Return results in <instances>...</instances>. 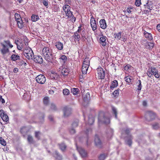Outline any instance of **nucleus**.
I'll return each instance as SVG.
<instances>
[{
  "mask_svg": "<svg viewBox=\"0 0 160 160\" xmlns=\"http://www.w3.org/2000/svg\"><path fill=\"white\" fill-rule=\"evenodd\" d=\"M42 51L44 59L48 62L52 63L54 58L52 49L49 47L44 46Z\"/></svg>",
  "mask_w": 160,
  "mask_h": 160,
  "instance_id": "obj_1",
  "label": "nucleus"
},
{
  "mask_svg": "<svg viewBox=\"0 0 160 160\" xmlns=\"http://www.w3.org/2000/svg\"><path fill=\"white\" fill-rule=\"evenodd\" d=\"M0 44L2 48L0 49V51L3 55L9 52L8 46L10 48L13 47V46L11 44L9 40H4L3 42H1Z\"/></svg>",
  "mask_w": 160,
  "mask_h": 160,
  "instance_id": "obj_2",
  "label": "nucleus"
},
{
  "mask_svg": "<svg viewBox=\"0 0 160 160\" xmlns=\"http://www.w3.org/2000/svg\"><path fill=\"white\" fill-rule=\"evenodd\" d=\"M23 54L28 59H32L34 57V53L32 49L29 47H26L23 50Z\"/></svg>",
  "mask_w": 160,
  "mask_h": 160,
  "instance_id": "obj_3",
  "label": "nucleus"
},
{
  "mask_svg": "<svg viewBox=\"0 0 160 160\" xmlns=\"http://www.w3.org/2000/svg\"><path fill=\"white\" fill-rule=\"evenodd\" d=\"M98 120L99 122L107 124H109L110 122L109 118L105 116V114L103 112H99Z\"/></svg>",
  "mask_w": 160,
  "mask_h": 160,
  "instance_id": "obj_4",
  "label": "nucleus"
},
{
  "mask_svg": "<svg viewBox=\"0 0 160 160\" xmlns=\"http://www.w3.org/2000/svg\"><path fill=\"white\" fill-rule=\"evenodd\" d=\"M156 117L155 114L151 111H147L145 114V118L148 121H150L154 119Z\"/></svg>",
  "mask_w": 160,
  "mask_h": 160,
  "instance_id": "obj_5",
  "label": "nucleus"
},
{
  "mask_svg": "<svg viewBox=\"0 0 160 160\" xmlns=\"http://www.w3.org/2000/svg\"><path fill=\"white\" fill-rule=\"evenodd\" d=\"M58 72L64 76H67L69 72L68 68L65 66H62L60 67L58 70Z\"/></svg>",
  "mask_w": 160,
  "mask_h": 160,
  "instance_id": "obj_6",
  "label": "nucleus"
},
{
  "mask_svg": "<svg viewBox=\"0 0 160 160\" xmlns=\"http://www.w3.org/2000/svg\"><path fill=\"white\" fill-rule=\"evenodd\" d=\"M97 75L96 76L98 79H102L104 78L105 74V72L103 69L100 67L97 69Z\"/></svg>",
  "mask_w": 160,
  "mask_h": 160,
  "instance_id": "obj_7",
  "label": "nucleus"
},
{
  "mask_svg": "<svg viewBox=\"0 0 160 160\" xmlns=\"http://www.w3.org/2000/svg\"><path fill=\"white\" fill-rule=\"evenodd\" d=\"M35 80L39 84H43L46 81V78L44 75L40 74L35 78Z\"/></svg>",
  "mask_w": 160,
  "mask_h": 160,
  "instance_id": "obj_8",
  "label": "nucleus"
},
{
  "mask_svg": "<svg viewBox=\"0 0 160 160\" xmlns=\"http://www.w3.org/2000/svg\"><path fill=\"white\" fill-rule=\"evenodd\" d=\"M66 16L67 17L68 19L71 21L73 23L76 20V18L74 17L73 14L72 12L70 10L67 11L65 13Z\"/></svg>",
  "mask_w": 160,
  "mask_h": 160,
  "instance_id": "obj_9",
  "label": "nucleus"
},
{
  "mask_svg": "<svg viewBox=\"0 0 160 160\" xmlns=\"http://www.w3.org/2000/svg\"><path fill=\"white\" fill-rule=\"evenodd\" d=\"M143 33L145 37L150 41H152L153 40V37L151 33L148 32L146 30L142 29Z\"/></svg>",
  "mask_w": 160,
  "mask_h": 160,
  "instance_id": "obj_10",
  "label": "nucleus"
},
{
  "mask_svg": "<svg viewBox=\"0 0 160 160\" xmlns=\"http://www.w3.org/2000/svg\"><path fill=\"white\" fill-rule=\"evenodd\" d=\"M64 113V117H66L69 116L71 114V109L66 106L64 107L63 109Z\"/></svg>",
  "mask_w": 160,
  "mask_h": 160,
  "instance_id": "obj_11",
  "label": "nucleus"
},
{
  "mask_svg": "<svg viewBox=\"0 0 160 160\" xmlns=\"http://www.w3.org/2000/svg\"><path fill=\"white\" fill-rule=\"evenodd\" d=\"M150 69V70L151 71L152 75H154L156 78H158L160 75L158 74V69L154 67H151Z\"/></svg>",
  "mask_w": 160,
  "mask_h": 160,
  "instance_id": "obj_12",
  "label": "nucleus"
},
{
  "mask_svg": "<svg viewBox=\"0 0 160 160\" xmlns=\"http://www.w3.org/2000/svg\"><path fill=\"white\" fill-rule=\"evenodd\" d=\"M77 149L82 157L85 158L87 156V153L84 149L81 147H77Z\"/></svg>",
  "mask_w": 160,
  "mask_h": 160,
  "instance_id": "obj_13",
  "label": "nucleus"
},
{
  "mask_svg": "<svg viewBox=\"0 0 160 160\" xmlns=\"http://www.w3.org/2000/svg\"><path fill=\"white\" fill-rule=\"evenodd\" d=\"M94 142L95 145L98 147L101 148L102 147V143L97 135L95 136Z\"/></svg>",
  "mask_w": 160,
  "mask_h": 160,
  "instance_id": "obj_14",
  "label": "nucleus"
},
{
  "mask_svg": "<svg viewBox=\"0 0 160 160\" xmlns=\"http://www.w3.org/2000/svg\"><path fill=\"white\" fill-rule=\"evenodd\" d=\"M145 10H147V9L152 10L153 7V4L152 2L150 1H148L146 4L144 5Z\"/></svg>",
  "mask_w": 160,
  "mask_h": 160,
  "instance_id": "obj_15",
  "label": "nucleus"
},
{
  "mask_svg": "<svg viewBox=\"0 0 160 160\" xmlns=\"http://www.w3.org/2000/svg\"><path fill=\"white\" fill-rule=\"evenodd\" d=\"M33 60L35 62L38 63H42L43 62L42 58L40 56H36Z\"/></svg>",
  "mask_w": 160,
  "mask_h": 160,
  "instance_id": "obj_16",
  "label": "nucleus"
},
{
  "mask_svg": "<svg viewBox=\"0 0 160 160\" xmlns=\"http://www.w3.org/2000/svg\"><path fill=\"white\" fill-rule=\"evenodd\" d=\"M100 27L103 29H105L107 27L106 22L104 19H101L99 21Z\"/></svg>",
  "mask_w": 160,
  "mask_h": 160,
  "instance_id": "obj_17",
  "label": "nucleus"
},
{
  "mask_svg": "<svg viewBox=\"0 0 160 160\" xmlns=\"http://www.w3.org/2000/svg\"><path fill=\"white\" fill-rule=\"evenodd\" d=\"M90 23L93 31H95L97 27L96 21L95 20H90Z\"/></svg>",
  "mask_w": 160,
  "mask_h": 160,
  "instance_id": "obj_18",
  "label": "nucleus"
},
{
  "mask_svg": "<svg viewBox=\"0 0 160 160\" xmlns=\"http://www.w3.org/2000/svg\"><path fill=\"white\" fill-rule=\"evenodd\" d=\"M11 59L12 61H15L20 60V57L17 53L12 54L11 56Z\"/></svg>",
  "mask_w": 160,
  "mask_h": 160,
  "instance_id": "obj_19",
  "label": "nucleus"
},
{
  "mask_svg": "<svg viewBox=\"0 0 160 160\" xmlns=\"http://www.w3.org/2000/svg\"><path fill=\"white\" fill-rule=\"evenodd\" d=\"M53 155L57 159L61 160L62 159V155L59 154L57 151H55L54 152L53 154Z\"/></svg>",
  "mask_w": 160,
  "mask_h": 160,
  "instance_id": "obj_20",
  "label": "nucleus"
},
{
  "mask_svg": "<svg viewBox=\"0 0 160 160\" xmlns=\"http://www.w3.org/2000/svg\"><path fill=\"white\" fill-rule=\"evenodd\" d=\"M55 45L56 48L58 50H61L63 49V44L61 42H55Z\"/></svg>",
  "mask_w": 160,
  "mask_h": 160,
  "instance_id": "obj_21",
  "label": "nucleus"
},
{
  "mask_svg": "<svg viewBox=\"0 0 160 160\" xmlns=\"http://www.w3.org/2000/svg\"><path fill=\"white\" fill-rule=\"evenodd\" d=\"M19 20L17 21V23L18 28L20 29H22L24 27V23L23 22L22 19H18Z\"/></svg>",
  "mask_w": 160,
  "mask_h": 160,
  "instance_id": "obj_22",
  "label": "nucleus"
},
{
  "mask_svg": "<svg viewBox=\"0 0 160 160\" xmlns=\"http://www.w3.org/2000/svg\"><path fill=\"white\" fill-rule=\"evenodd\" d=\"M154 44L152 42H147L145 46L146 48L149 49H152L154 47Z\"/></svg>",
  "mask_w": 160,
  "mask_h": 160,
  "instance_id": "obj_23",
  "label": "nucleus"
},
{
  "mask_svg": "<svg viewBox=\"0 0 160 160\" xmlns=\"http://www.w3.org/2000/svg\"><path fill=\"white\" fill-rule=\"evenodd\" d=\"M15 43L17 45V48L19 50H21L23 47V44L19 42L18 40L15 41Z\"/></svg>",
  "mask_w": 160,
  "mask_h": 160,
  "instance_id": "obj_24",
  "label": "nucleus"
},
{
  "mask_svg": "<svg viewBox=\"0 0 160 160\" xmlns=\"http://www.w3.org/2000/svg\"><path fill=\"white\" fill-rule=\"evenodd\" d=\"M94 121V119L92 115H90L88 116V122L87 124L91 125L93 124Z\"/></svg>",
  "mask_w": 160,
  "mask_h": 160,
  "instance_id": "obj_25",
  "label": "nucleus"
},
{
  "mask_svg": "<svg viewBox=\"0 0 160 160\" xmlns=\"http://www.w3.org/2000/svg\"><path fill=\"white\" fill-rule=\"evenodd\" d=\"M58 146L62 152H64L67 148V146L63 143L58 144Z\"/></svg>",
  "mask_w": 160,
  "mask_h": 160,
  "instance_id": "obj_26",
  "label": "nucleus"
},
{
  "mask_svg": "<svg viewBox=\"0 0 160 160\" xmlns=\"http://www.w3.org/2000/svg\"><path fill=\"white\" fill-rule=\"evenodd\" d=\"M50 78L52 79H57L58 75L55 72H51L49 75Z\"/></svg>",
  "mask_w": 160,
  "mask_h": 160,
  "instance_id": "obj_27",
  "label": "nucleus"
},
{
  "mask_svg": "<svg viewBox=\"0 0 160 160\" xmlns=\"http://www.w3.org/2000/svg\"><path fill=\"white\" fill-rule=\"evenodd\" d=\"M118 85V82L116 80H114L112 82L111 85L110 87L111 89H113V88L117 87Z\"/></svg>",
  "mask_w": 160,
  "mask_h": 160,
  "instance_id": "obj_28",
  "label": "nucleus"
},
{
  "mask_svg": "<svg viewBox=\"0 0 160 160\" xmlns=\"http://www.w3.org/2000/svg\"><path fill=\"white\" fill-rule=\"evenodd\" d=\"M122 34V32H121L114 33V35L115 39L118 40H120L121 38Z\"/></svg>",
  "mask_w": 160,
  "mask_h": 160,
  "instance_id": "obj_29",
  "label": "nucleus"
},
{
  "mask_svg": "<svg viewBox=\"0 0 160 160\" xmlns=\"http://www.w3.org/2000/svg\"><path fill=\"white\" fill-rule=\"evenodd\" d=\"M99 40L101 42L102 46H105L106 45V38L105 37L102 36L100 38Z\"/></svg>",
  "mask_w": 160,
  "mask_h": 160,
  "instance_id": "obj_30",
  "label": "nucleus"
},
{
  "mask_svg": "<svg viewBox=\"0 0 160 160\" xmlns=\"http://www.w3.org/2000/svg\"><path fill=\"white\" fill-rule=\"evenodd\" d=\"M108 154L107 153H103L101 154L98 157L99 160H104L107 157Z\"/></svg>",
  "mask_w": 160,
  "mask_h": 160,
  "instance_id": "obj_31",
  "label": "nucleus"
},
{
  "mask_svg": "<svg viewBox=\"0 0 160 160\" xmlns=\"http://www.w3.org/2000/svg\"><path fill=\"white\" fill-rule=\"evenodd\" d=\"M27 140L28 143L30 144H33L34 143V141L33 140V137L30 135L28 136Z\"/></svg>",
  "mask_w": 160,
  "mask_h": 160,
  "instance_id": "obj_32",
  "label": "nucleus"
},
{
  "mask_svg": "<svg viewBox=\"0 0 160 160\" xmlns=\"http://www.w3.org/2000/svg\"><path fill=\"white\" fill-rule=\"evenodd\" d=\"M73 37L75 39V40H76L78 42L79 41L80 36L79 34H78L77 32H76L74 33Z\"/></svg>",
  "mask_w": 160,
  "mask_h": 160,
  "instance_id": "obj_33",
  "label": "nucleus"
},
{
  "mask_svg": "<svg viewBox=\"0 0 160 160\" xmlns=\"http://www.w3.org/2000/svg\"><path fill=\"white\" fill-rule=\"evenodd\" d=\"M125 80L127 82L130 83L132 80V78L131 76H128L125 78Z\"/></svg>",
  "mask_w": 160,
  "mask_h": 160,
  "instance_id": "obj_34",
  "label": "nucleus"
},
{
  "mask_svg": "<svg viewBox=\"0 0 160 160\" xmlns=\"http://www.w3.org/2000/svg\"><path fill=\"white\" fill-rule=\"evenodd\" d=\"M70 7L68 4H66L63 7V9L64 11L66 13L67 11H68L71 9Z\"/></svg>",
  "mask_w": 160,
  "mask_h": 160,
  "instance_id": "obj_35",
  "label": "nucleus"
},
{
  "mask_svg": "<svg viewBox=\"0 0 160 160\" xmlns=\"http://www.w3.org/2000/svg\"><path fill=\"white\" fill-rule=\"evenodd\" d=\"M71 92L74 95H76L79 92V89L78 88H72L71 89Z\"/></svg>",
  "mask_w": 160,
  "mask_h": 160,
  "instance_id": "obj_36",
  "label": "nucleus"
},
{
  "mask_svg": "<svg viewBox=\"0 0 160 160\" xmlns=\"http://www.w3.org/2000/svg\"><path fill=\"white\" fill-rule=\"evenodd\" d=\"M43 102L44 105H47L49 102V98L48 97H45L43 99Z\"/></svg>",
  "mask_w": 160,
  "mask_h": 160,
  "instance_id": "obj_37",
  "label": "nucleus"
},
{
  "mask_svg": "<svg viewBox=\"0 0 160 160\" xmlns=\"http://www.w3.org/2000/svg\"><path fill=\"white\" fill-rule=\"evenodd\" d=\"M134 9V8L133 7H128L126 11L129 13H131L133 11Z\"/></svg>",
  "mask_w": 160,
  "mask_h": 160,
  "instance_id": "obj_38",
  "label": "nucleus"
},
{
  "mask_svg": "<svg viewBox=\"0 0 160 160\" xmlns=\"http://www.w3.org/2000/svg\"><path fill=\"white\" fill-rule=\"evenodd\" d=\"M59 59L61 60H62V62L63 63H65L68 59L67 57L64 55H62L59 58Z\"/></svg>",
  "mask_w": 160,
  "mask_h": 160,
  "instance_id": "obj_39",
  "label": "nucleus"
},
{
  "mask_svg": "<svg viewBox=\"0 0 160 160\" xmlns=\"http://www.w3.org/2000/svg\"><path fill=\"white\" fill-rule=\"evenodd\" d=\"M31 18L33 22H36L39 19V17L38 15H32Z\"/></svg>",
  "mask_w": 160,
  "mask_h": 160,
  "instance_id": "obj_40",
  "label": "nucleus"
},
{
  "mask_svg": "<svg viewBox=\"0 0 160 160\" xmlns=\"http://www.w3.org/2000/svg\"><path fill=\"white\" fill-rule=\"evenodd\" d=\"M78 120H76L72 123V127L73 128H75L78 126Z\"/></svg>",
  "mask_w": 160,
  "mask_h": 160,
  "instance_id": "obj_41",
  "label": "nucleus"
},
{
  "mask_svg": "<svg viewBox=\"0 0 160 160\" xmlns=\"http://www.w3.org/2000/svg\"><path fill=\"white\" fill-rule=\"evenodd\" d=\"M120 90L119 89H118L117 90H115L113 93V95L115 97H117L118 96L119 94V91Z\"/></svg>",
  "mask_w": 160,
  "mask_h": 160,
  "instance_id": "obj_42",
  "label": "nucleus"
},
{
  "mask_svg": "<svg viewBox=\"0 0 160 160\" xmlns=\"http://www.w3.org/2000/svg\"><path fill=\"white\" fill-rule=\"evenodd\" d=\"M63 93L64 95H68L70 93L69 90L67 88H65L63 90Z\"/></svg>",
  "mask_w": 160,
  "mask_h": 160,
  "instance_id": "obj_43",
  "label": "nucleus"
},
{
  "mask_svg": "<svg viewBox=\"0 0 160 160\" xmlns=\"http://www.w3.org/2000/svg\"><path fill=\"white\" fill-rule=\"evenodd\" d=\"M87 64V65H90V59L89 58H85L83 61V63Z\"/></svg>",
  "mask_w": 160,
  "mask_h": 160,
  "instance_id": "obj_44",
  "label": "nucleus"
},
{
  "mask_svg": "<svg viewBox=\"0 0 160 160\" xmlns=\"http://www.w3.org/2000/svg\"><path fill=\"white\" fill-rule=\"evenodd\" d=\"M14 16L16 21L18 20H19H19L20 19H22L21 18L20 15L17 13H15Z\"/></svg>",
  "mask_w": 160,
  "mask_h": 160,
  "instance_id": "obj_45",
  "label": "nucleus"
},
{
  "mask_svg": "<svg viewBox=\"0 0 160 160\" xmlns=\"http://www.w3.org/2000/svg\"><path fill=\"white\" fill-rule=\"evenodd\" d=\"M108 133L107 134L109 137H111L113 134V130L111 129H108Z\"/></svg>",
  "mask_w": 160,
  "mask_h": 160,
  "instance_id": "obj_46",
  "label": "nucleus"
},
{
  "mask_svg": "<svg viewBox=\"0 0 160 160\" xmlns=\"http://www.w3.org/2000/svg\"><path fill=\"white\" fill-rule=\"evenodd\" d=\"M0 143L3 146H5L6 145V143L4 139L2 137L0 138Z\"/></svg>",
  "mask_w": 160,
  "mask_h": 160,
  "instance_id": "obj_47",
  "label": "nucleus"
},
{
  "mask_svg": "<svg viewBox=\"0 0 160 160\" xmlns=\"http://www.w3.org/2000/svg\"><path fill=\"white\" fill-rule=\"evenodd\" d=\"M88 68H85L84 67H82V71L83 74H86L87 73L88 70Z\"/></svg>",
  "mask_w": 160,
  "mask_h": 160,
  "instance_id": "obj_48",
  "label": "nucleus"
},
{
  "mask_svg": "<svg viewBox=\"0 0 160 160\" xmlns=\"http://www.w3.org/2000/svg\"><path fill=\"white\" fill-rule=\"evenodd\" d=\"M112 111L113 112V113L115 115V117L116 118H117V111L116 109L114 107L112 106Z\"/></svg>",
  "mask_w": 160,
  "mask_h": 160,
  "instance_id": "obj_49",
  "label": "nucleus"
},
{
  "mask_svg": "<svg viewBox=\"0 0 160 160\" xmlns=\"http://www.w3.org/2000/svg\"><path fill=\"white\" fill-rule=\"evenodd\" d=\"M141 4V0H135V5L139 7Z\"/></svg>",
  "mask_w": 160,
  "mask_h": 160,
  "instance_id": "obj_50",
  "label": "nucleus"
},
{
  "mask_svg": "<svg viewBox=\"0 0 160 160\" xmlns=\"http://www.w3.org/2000/svg\"><path fill=\"white\" fill-rule=\"evenodd\" d=\"M40 134V133L39 132H35V137L38 140L40 139V137L39 136Z\"/></svg>",
  "mask_w": 160,
  "mask_h": 160,
  "instance_id": "obj_51",
  "label": "nucleus"
},
{
  "mask_svg": "<svg viewBox=\"0 0 160 160\" xmlns=\"http://www.w3.org/2000/svg\"><path fill=\"white\" fill-rule=\"evenodd\" d=\"M138 90L140 91L141 90L142 87V84H141V80H138Z\"/></svg>",
  "mask_w": 160,
  "mask_h": 160,
  "instance_id": "obj_52",
  "label": "nucleus"
},
{
  "mask_svg": "<svg viewBox=\"0 0 160 160\" xmlns=\"http://www.w3.org/2000/svg\"><path fill=\"white\" fill-rule=\"evenodd\" d=\"M1 118L5 122H7L8 120V116L6 114L2 116Z\"/></svg>",
  "mask_w": 160,
  "mask_h": 160,
  "instance_id": "obj_53",
  "label": "nucleus"
},
{
  "mask_svg": "<svg viewBox=\"0 0 160 160\" xmlns=\"http://www.w3.org/2000/svg\"><path fill=\"white\" fill-rule=\"evenodd\" d=\"M132 138L131 136H130V138L128 139L127 142V144H128L129 146H131V145L132 144Z\"/></svg>",
  "mask_w": 160,
  "mask_h": 160,
  "instance_id": "obj_54",
  "label": "nucleus"
},
{
  "mask_svg": "<svg viewBox=\"0 0 160 160\" xmlns=\"http://www.w3.org/2000/svg\"><path fill=\"white\" fill-rule=\"evenodd\" d=\"M59 6L58 5L56 4L54 5V8H53V10H54V11H55V12L58 11V10H59Z\"/></svg>",
  "mask_w": 160,
  "mask_h": 160,
  "instance_id": "obj_55",
  "label": "nucleus"
},
{
  "mask_svg": "<svg viewBox=\"0 0 160 160\" xmlns=\"http://www.w3.org/2000/svg\"><path fill=\"white\" fill-rule=\"evenodd\" d=\"M69 132L71 134H73L76 132L74 128L72 127L71 128L69 129Z\"/></svg>",
  "mask_w": 160,
  "mask_h": 160,
  "instance_id": "obj_56",
  "label": "nucleus"
},
{
  "mask_svg": "<svg viewBox=\"0 0 160 160\" xmlns=\"http://www.w3.org/2000/svg\"><path fill=\"white\" fill-rule=\"evenodd\" d=\"M50 108L51 109L54 111L57 110V108L56 106L53 103H52L51 104Z\"/></svg>",
  "mask_w": 160,
  "mask_h": 160,
  "instance_id": "obj_57",
  "label": "nucleus"
},
{
  "mask_svg": "<svg viewBox=\"0 0 160 160\" xmlns=\"http://www.w3.org/2000/svg\"><path fill=\"white\" fill-rule=\"evenodd\" d=\"M153 128L155 129H157L159 128V125L158 123H156L152 125Z\"/></svg>",
  "mask_w": 160,
  "mask_h": 160,
  "instance_id": "obj_58",
  "label": "nucleus"
},
{
  "mask_svg": "<svg viewBox=\"0 0 160 160\" xmlns=\"http://www.w3.org/2000/svg\"><path fill=\"white\" fill-rule=\"evenodd\" d=\"M131 67V66L128 64L127 65L124 67V69L125 70L128 71L129 68Z\"/></svg>",
  "mask_w": 160,
  "mask_h": 160,
  "instance_id": "obj_59",
  "label": "nucleus"
},
{
  "mask_svg": "<svg viewBox=\"0 0 160 160\" xmlns=\"http://www.w3.org/2000/svg\"><path fill=\"white\" fill-rule=\"evenodd\" d=\"M6 114L4 111L2 110H0V116L1 117H2V116Z\"/></svg>",
  "mask_w": 160,
  "mask_h": 160,
  "instance_id": "obj_60",
  "label": "nucleus"
},
{
  "mask_svg": "<svg viewBox=\"0 0 160 160\" xmlns=\"http://www.w3.org/2000/svg\"><path fill=\"white\" fill-rule=\"evenodd\" d=\"M65 3L66 4L69 5H71V0H65Z\"/></svg>",
  "mask_w": 160,
  "mask_h": 160,
  "instance_id": "obj_61",
  "label": "nucleus"
},
{
  "mask_svg": "<svg viewBox=\"0 0 160 160\" xmlns=\"http://www.w3.org/2000/svg\"><path fill=\"white\" fill-rule=\"evenodd\" d=\"M149 69L148 70V71H147V75L149 77L151 78L152 76V73L151 71H149Z\"/></svg>",
  "mask_w": 160,
  "mask_h": 160,
  "instance_id": "obj_62",
  "label": "nucleus"
},
{
  "mask_svg": "<svg viewBox=\"0 0 160 160\" xmlns=\"http://www.w3.org/2000/svg\"><path fill=\"white\" fill-rule=\"evenodd\" d=\"M0 102H1L2 103H5L4 100L2 98V97L1 95H0Z\"/></svg>",
  "mask_w": 160,
  "mask_h": 160,
  "instance_id": "obj_63",
  "label": "nucleus"
},
{
  "mask_svg": "<svg viewBox=\"0 0 160 160\" xmlns=\"http://www.w3.org/2000/svg\"><path fill=\"white\" fill-rule=\"evenodd\" d=\"M43 3V5L45 6H47L48 5V1H45V0H43L42 2Z\"/></svg>",
  "mask_w": 160,
  "mask_h": 160,
  "instance_id": "obj_64",
  "label": "nucleus"
}]
</instances>
